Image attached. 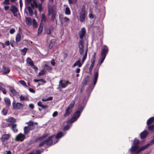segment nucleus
Instances as JSON below:
<instances>
[{
	"mask_svg": "<svg viewBox=\"0 0 154 154\" xmlns=\"http://www.w3.org/2000/svg\"><path fill=\"white\" fill-rule=\"evenodd\" d=\"M78 46L79 49V52L80 55H83L84 54L82 59V63H83L86 58L87 55L88 48H87L85 50L83 40L82 39L80 40L79 41L78 43Z\"/></svg>",
	"mask_w": 154,
	"mask_h": 154,
	"instance_id": "obj_1",
	"label": "nucleus"
},
{
	"mask_svg": "<svg viewBox=\"0 0 154 154\" xmlns=\"http://www.w3.org/2000/svg\"><path fill=\"white\" fill-rule=\"evenodd\" d=\"M84 107H81L79 109L76 111L74 114L72 118L67 122L68 123H72L77 120L80 116L81 113L82 112Z\"/></svg>",
	"mask_w": 154,
	"mask_h": 154,
	"instance_id": "obj_2",
	"label": "nucleus"
},
{
	"mask_svg": "<svg viewBox=\"0 0 154 154\" xmlns=\"http://www.w3.org/2000/svg\"><path fill=\"white\" fill-rule=\"evenodd\" d=\"M108 48L106 45L103 46V48L101 50V59L100 62L98 63L99 67L101 65V64L103 62L106 54L108 51Z\"/></svg>",
	"mask_w": 154,
	"mask_h": 154,
	"instance_id": "obj_3",
	"label": "nucleus"
},
{
	"mask_svg": "<svg viewBox=\"0 0 154 154\" xmlns=\"http://www.w3.org/2000/svg\"><path fill=\"white\" fill-rule=\"evenodd\" d=\"M64 134L62 132H59L58 133L56 136L53 135L49 137L51 138V140L52 141V144H55L57 143L59 139L62 137Z\"/></svg>",
	"mask_w": 154,
	"mask_h": 154,
	"instance_id": "obj_4",
	"label": "nucleus"
},
{
	"mask_svg": "<svg viewBox=\"0 0 154 154\" xmlns=\"http://www.w3.org/2000/svg\"><path fill=\"white\" fill-rule=\"evenodd\" d=\"M75 103V101L72 100L66 110L65 113L64 115L65 117H66L68 116L70 114L72 111V109L73 108Z\"/></svg>",
	"mask_w": 154,
	"mask_h": 154,
	"instance_id": "obj_5",
	"label": "nucleus"
},
{
	"mask_svg": "<svg viewBox=\"0 0 154 154\" xmlns=\"http://www.w3.org/2000/svg\"><path fill=\"white\" fill-rule=\"evenodd\" d=\"M57 14V12L52 7H49L48 8V16H51V20L54 21L55 18Z\"/></svg>",
	"mask_w": 154,
	"mask_h": 154,
	"instance_id": "obj_6",
	"label": "nucleus"
},
{
	"mask_svg": "<svg viewBox=\"0 0 154 154\" xmlns=\"http://www.w3.org/2000/svg\"><path fill=\"white\" fill-rule=\"evenodd\" d=\"M129 151L131 153H134L136 154H138L141 152L140 147H139L138 145H133L132 146L130 149Z\"/></svg>",
	"mask_w": 154,
	"mask_h": 154,
	"instance_id": "obj_7",
	"label": "nucleus"
},
{
	"mask_svg": "<svg viewBox=\"0 0 154 154\" xmlns=\"http://www.w3.org/2000/svg\"><path fill=\"white\" fill-rule=\"evenodd\" d=\"M85 8H82L80 13L79 20L81 22H82L85 20Z\"/></svg>",
	"mask_w": 154,
	"mask_h": 154,
	"instance_id": "obj_8",
	"label": "nucleus"
},
{
	"mask_svg": "<svg viewBox=\"0 0 154 154\" xmlns=\"http://www.w3.org/2000/svg\"><path fill=\"white\" fill-rule=\"evenodd\" d=\"M31 6L32 8L35 7V8H38L40 12L42 11V5L41 4L38 5L36 0H33V3L31 4Z\"/></svg>",
	"mask_w": 154,
	"mask_h": 154,
	"instance_id": "obj_9",
	"label": "nucleus"
},
{
	"mask_svg": "<svg viewBox=\"0 0 154 154\" xmlns=\"http://www.w3.org/2000/svg\"><path fill=\"white\" fill-rule=\"evenodd\" d=\"M45 144L47 145H50L52 144V141L51 140V138L49 137L46 140L43 141L39 144V146H42Z\"/></svg>",
	"mask_w": 154,
	"mask_h": 154,
	"instance_id": "obj_10",
	"label": "nucleus"
},
{
	"mask_svg": "<svg viewBox=\"0 0 154 154\" xmlns=\"http://www.w3.org/2000/svg\"><path fill=\"white\" fill-rule=\"evenodd\" d=\"M69 83L68 81L61 80L59 82V85L63 88L66 87Z\"/></svg>",
	"mask_w": 154,
	"mask_h": 154,
	"instance_id": "obj_11",
	"label": "nucleus"
},
{
	"mask_svg": "<svg viewBox=\"0 0 154 154\" xmlns=\"http://www.w3.org/2000/svg\"><path fill=\"white\" fill-rule=\"evenodd\" d=\"M15 102H13L12 103V105L14 107V109H20L23 108V105L22 104L19 103H17L15 106Z\"/></svg>",
	"mask_w": 154,
	"mask_h": 154,
	"instance_id": "obj_12",
	"label": "nucleus"
},
{
	"mask_svg": "<svg viewBox=\"0 0 154 154\" xmlns=\"http://www.w3.org/2000/svg\"><path fill=\"white\" fill-rule=\"evenodd\" d=\"M86 33V30L85 28H82L79 32V35L80 38H82Z\"/></svg>",
	"mask_w": 154,
	"mask_h": 154,
	"instance_id": "obj_13",
	"label": "nucleus"
},
{
	"mask_svg": "<svg viewBox=\"0 0 154 154\" xmlns=\"http://www.w3.org/2000/svg\"><path fill=\"white\" fill-rule=\"evenodd\" d=\"M25 137V136L24 135L20 133L16 136L15 140L22 141L24 140Z\"/></svg>",
	"mask_w": 154,
	"mask_h": 154,
	"instance_id": "obj_14",
	"label": "nucleus"
},
{
	"mask_svg": "<svg viewBox=\"0 0 154 154\" xmlns=\"http://www.w3.org/2000/svg\"><path fill=\"white\" fill-rule=\"evenodd\" d=\"M4 100L5 105L7 107H9L11 105V101L10 99L8 97H5Z\"/></svg>",
	"mask_w": 154,
	"mask_h": 154,
	"instance_id": "obj_15",
	"label": "nucleus"
},
{
	"mask_svg": "<svg viewBox=\"0 0 154 154\" xmlns=\"http://www.w3.org/2000/svg\"><path fill=\"white\" fill-rule=\"evenodd\" d=\"M10 135L8 134H5L2 135L1 139L2 141L4 142L9 139Z\"/></svg>",
	"mask_w": 154,
	"mask_h": 154,
	"instance_id": "obj_16",
	"label": "nucleus"
},
{
	"mask_svg": "<svg viewBox=\"0 0 154 154\" xmlns=\"http://www.w3.org/2000/svg\"><path fill=\"white\" fill-rule=\"evenodd\" d=\"M9 89L10 92L14 96H16L17 95L18 92L13 87H10Z\"/></svg>",
	"mask_w": 154,
	"mask_h": 154,
	"instance_id": "obj_17",
	"label": "nucleus"
},
{
	"mask_svg": "<svg viewBox=\"0 0 154 154\" xmlns=\"http://www.w3.org/2000/svg\"><path fill=\"white\" fill-rule=\"evenodd\" d=\"M2 71L3 72V74H5L9 73L10 71V70L8 68L3 66Z\"/></svg>",
	"mask_w": 154,
	"mask_h": 154,
	"instance_id": "obj_18",
	"label": "nucleus"
},
{
	"mask_svg": "<svg viewBox=\"0 0 154 154\" xmlns=\"http://www.w3.org/2000/svg\"><path fill=\"white\" fill-rule=\"evenodd\" d=\"M83 63L82 62V63H81L80 60H79L76 61L73 64V66H72V67L73 68L75 67L78 66V67H80L81 66L82 64Z\"/></svg>",
	"mask_w": 154,
	"mask_h": 154,
	"instance_id": "obj_19",
	"label": "nucleus"
},
{
	"mask_svg": "<svg viewBox=\"0 0 154 154\" xmlns=\"http://www.w3.org/2000/svg\"><path fill=\"white\" fill-rule=\"evenodd\" d=\"M98 71H97L96 72H95V74H94V86L95 85H96L97 82V81L98 77Z\"/></svg>",
	"mask_w": 154,
	"mask_h": 154,
	"instance_id": "obj_20",
	"label": "nucleus"
},
{
	"mask_svg": "<svg viewBox=\"0 0 154 154\" xmlns=\"http://www.w3.org/2000/svg\"><path fill=\"white\" fill-rule=\"evenodd\" d=\"M148 132L147 131L145 130L142 132L140 134V137L141 139L145 137L148 134Z\"/></svg>",
	"mask_w": 154,
	"mask_h": 154,
	"instance_id": "obj_21",
	"label": "nucleus"
},
{
	"mask_svg": "<svg viewBox=\"0 0 154 154\" xmlns=\"http://www.w3.org/2000/svg\"><path fill=\"white\" fill-rule=\"evenodd\" d=\"M25 22L27 25L29 26L32 24V20L31 18L29 17L25 18Z\"/></svg>",
	"mask_w": 154,
	"mask_h": 154,
	"instance_id": "obj_22",
	"label": "nucleus"
},
{
	"mask_svg": "<svg viewBox=\"0 0 154 154\" xmlns=\"http://www.w3.org/2000/svg\"><path fill=\"white\" fill-rule=\"evenodd\" d=\"M11 11L13 13L14 15L15 16V14L17 12L18 10L17 8L14 6H12L11 9Z\"/></svg>",
	"mask_w": 154,
	"mask_h": 154,
	"instance_id": "obj_23",
	"label": "nucleus"
},
{
	"mask_svg": "<svg viewBox=\"0 0 154 154\" xmlns=\"http://www.w3.org/2000/svg\"><path fill=\"white\" fill-rule=\"evenodd\" d=\"M7 121L8 122V124L11 125L15 122V120L14 118L11 117L8 119Z\"/></svg>",
	"mask_w": 154,
	"mask_h": 154,
	"instance_id": "obj_24",
	"label": "nucleus"
},
{
	"mask_svg": "<svg viewBox=\"0 0 154 154\" xmlns=\"http://www.w3.org/2000/svg\"><path fill=\"white\" fill-rule=\"evenodd\" d=\"M37 104L38 106H40L43 109H45L48 108V106L47 105H43L42 103L39 101L38 103Z\"/></svg>",
	"mask_w": 154,
	"mask_h": 154,
	"instance_id": "obj_25",
	"label": "nucleus"
},
{
	"mask_svg": "<svg viewBox=\"0 0 154 154\" xmlns=\"http://www.w3.org/2000/svg\"><path fill=\"white\" fill-rule=\"evenodd\" d=\"M24 133L27 134L30 130V128L29 126L25 127L24 129Z\"/></svg>",
	"mask_w": 154,
	"mask_h": 154,
	"instance_id": "obj_26",
	"label": "nucleus"
},
{
	"mask_svg": "<svg viewBox=\"0 0 154 154\" xmlns=\"http://www.w3.org/2000/svg\"><path fill=\"white\" fill-rule=\"evenodd\" d=\"M26 61L27 63L30 66L33 65V62L32 60L29 57H28L26 60Z\"/></svg>",
	"mask_w": 154,
	"mask_h": 154,
	"instance_id": "obj_27",
	"label": "nucleus"
},
{
	"mask_svg": "<svg viewBox=\"0 0 154 154\" xmlns=\"http://www.w3.org/2000/svg\"><path fill=\"white\" fill-rule=\"evenodd\" d=\"M21 35L19 33H18L16 35L15 38V40L16 42H19L21 39Z\"/></svg>",
	"mask_w": 154,
	"mask_h": 154,
	"instance_id": "obj_28",
	"label": "nucleus"
},
{
	"mask_svg": "<svg viewBox=\"0 0 154 154\" xmlns=\"http://www.w3.org/2000/svg\"><path fill=\"white\" fill-rule=\"evenodd\" d=\"M154 121V118L151 117L149 119L147 122V125H150Z\"/></svg>",
	"mask_w": 154,
	"mask_h": 154,
	"instance_id": "obj_29",
	"label": "nucleus"
},
{
	"mask_svg": "<svg viewBox=\"0 0 154 154\" xmlns=\"http://www.w3.org/2000/svg\"><path fill=\"white\" fill-rule=\"evenodd\" d=\"M65 13L66 15H70V11L68 7H66V8Z\"/></svg>",
	"mask_w": 154,
	"mask_h": 154,
	"instance_id": "obj_30",
	"label": "nucleus"
},
{
	"mask_svg": "<svg viewBox=\"0 0 154 154\" xmlns=\"http://www.w3.org/2000/svg\"><path fill=\"white\" fill-rule=\"evenodd\" d=\"M149 146V145L147 144V143L145 145L142 146L141 147H140V150L141 151H141H143L145 149H147L148 147Z\"/></svg>",
	"mask_w": 154,
	"mask_h": 154,
	"instance_id": "obj_31",
	"label": "nucleus"
},
{
	"mask_svg": "<svg viewBox=\"0 0 154 154\" xmlns=\"http://www.w3.org/2000/svg\"><path fill=\"white\" fill-rule=\"evenodd\" d=\"M46 20V17L44 14H42L41 16V22H44Z\"/></svg>",
	"mask_w": 154,
	"mask_h": 154,
	"instance_id": "obj_32",
	"label": "nucleus"
},
{
	"mask_svg": "<svg viewBox=\"0 0 154 154\" xmlns=\"http://www.w3.org/2000/svg\"><path fill=\"white\" fill-rule=\"evenodd\" d=\"M27 8L29 15L30 16H32L33 13V11L31 7L29 6Z\"/></svg>",
	"mask_w": 154,
	"mask_h": 154,
	"instance_id": "obj_33",
	"label": "nucleus"
},
{
	"mask_svg": "<svg viewBox=\"0 0 154 154\" xmlns=\"http://www.w3.org/2000/svg\"><path fill=\"white\" fill-rule=\"evenodd\" d=\"M55 43V41L54 40H51L49 42V47L50 48H52L54 45Z\"/></svg>",
	"mask_w": 154,
	"mask_h": 154,
	"instance_id": "obj_34",
	"label": "nucleus"
},
{
	"mask_svg": "<svg viewBox=\"0 0 154 154\" xmlns=\"http://www.w3.org/2000/svg\"><path fill=\"white\" fill-rule=\"evenodd\" d=\"M19 83L23 86L25 87H27V86L26 84V82L23 80H20L19 81Z\"/></svg>",
	"mask_w": 154,
	"mask_h": 154,
	"instance_id": "obj_35",
	"label": "nucleus"
},
{
	"mask_svg": "<svg viewBox=\"0 0 154 154\" xmlns=\"http://www.w3.org/2000/svg\"><path fill=\"white\" fill-rule=\"evenodd\" d=\"M2 85V84H0V91H2L3 92V94H6V91L5 89L1 86Z\"/></svg>",
	"mask_w": 154,
	"mask_h": 154,
	"instance_id": "obj_36",
	"label": "nucleus"
},
{
	"mask_svg": "<svg viewBox=\"0 0 154 154\" xmlns=\"http://www.w3.org/2000/svg\"><path fill=\"white\" fill-rule=\"evenodd\" d=\"M32 24L33 27L34 28H36L37 26V22L35 19H33L32 20Z\"/></svg>",
	"mask_w": 154,
	"mask_h": 154,
	"instance_id": "obj_37",
	"label": "nucleus"
},
{
	"mask_svg": "<svg viewBox=\"0 0 154 154\" xmlns=\"http://www.w3.org/2000/svg\"><path fill=\"white\" fill-rule=\"evenodd\" d=\"M16 126L17 125L16 124H14L12 126V129L15 133L17 132V130L16 128Z\"/></svg>",
	"mask_w": 154,
	"mask_h": 154,
	"instance_id": "obj_38",
	"label": "nucleus"
},
{
	"mask_svg": "<svg viewBox=\"0 0 154 154\" xmlns=\"http://www.w3.org/2000/svg\"><path fill=\"white\" fill-rule=\"evenodd\" d=\"M63 22L65 23H69V18L66 17H63Z\"/></svg>",
	"mask_w": 154,
	"mask_h": 154,
	"instance_id": "obj_39",
	"label": "nucleus"
},
{
	"mask_svg": "<svg viewBox=\"0 0 154 154\" xmlns=\"http://www.w3.org/2000/svg\"><path fill=\"white\" fill-rule=\"evenodd\" d=\"M27 51V49L26 48H24L21 51V53L23 55H25Z\"/></svg>",
	"mask_w": 154,
	"mask_h": 154,
	"instance_id": "obj_40",
	"label": "nucleus"
},
{
	"mask_svg": "<svg viewBox=\"0 0 154 154\" xmlns=\"http://www.w3.org/2000/svg\"><path fill=\"white\" fill-rule=\"evenodd\" d=\"M47 136V135H44L43 136L39 138L38 139V140L39 141H42L44 140Z\"/></svg>",
	"mask_w": 154,
	"mask_h": 154,
	"instance_id": "obj_41",
	"label": "nucleus"
},
{
	"mask_svg": "<svg viewBox=\"0 0 154 154\" xmlns=\"http://www.w3.org/2000/svg\"><path fill=\"white\" fill-rule=\"evenodd\" d=\"M43 30V27L42 26H40L39 28L38 29V34H40Z\"/></svg>",
	"mask_w": 154,
	"mask_h": 154,
	"instance_id": "obj_42",
	"label": "nucleus"
},
{
	"mask_svg": "<svg viewBox=\"0 0 154 154\" xmlns=\"http://www.w3.org/2000/svg\"><path fill=\"white\" fill-rule=\"evenodd\" d=\"M134 145H138L139 143V141L137 139H135L133 142Z\"/></svg>",
	"mask_w": 154,
	"mask_h": 154,
	"instance_id": "obj_43",
	"label": "nucleus"
},
{
	"mask_svg": "<svg viewBox=\"0 0 154 154\" xmlns=\"http://www.w3.org/2000/svg\"><path fill=\"white\" fill-rule=\"evenodd\" d=\"M148 129L149 130L154 131V124L148 126Z\"/></svg>",
	"mask_w": 154,
	"mask_h": 154,
	"instance_id": "obj_44",
	"label": "nucleus"
},
{
	"mask_svg": "<svg viewBox=\"0 0 154 154\" xmlns=\"http://www.w3.org/2000/svg\"><path fill=\"white\" fill-rule=\"evenodd\" d=\"M45 73V71L44 69H42L39 72L38 75H42Z\"/></svg>",
	"mask_w": 154,
	"mask_h": 154,
	"instance_id": "obj_45",
	"label": "nucleus"
},
{
	"mask_svg": "<svg viewBox=\"0 0 154 154\" xmlns=\"http://www.w3.org/2000/svg\"><path fill=\"white\" fill-rule=\"evenodd\" d=\"M94 63H95V61L94 60V61H93L92 62V63L90 67V68H89V70L90 71H91L92 70V69L94 65Z\"/></svg>",
	"mask_w": 154,
	"mask_h": 154,
	"instance_id": "obj_46",
	"label": "nucleus"
},
{
	"mask_svg": "<svg viewBox=\"0 0 154 154\" xmlns=\"http://www.w3.org/2000/svg\"><path fill=\"white\" fill-rule=\"evenodd\" d=\"M8 110L6 109H4L2 111V113L3 115H5L7 112Z\"/></svg>",
	"mask_w": 154,
	"mask_h": 154,
	"instance_id": "obj_47",
	"label": "nucleus"
},
{
	"mask_svg": "<svg viewBox=\"0 0 154 154\" xmlns=\"http://www.w3.org/2000/svg\"><path fill=\"white\" fill-rule=\"evenodd\" d=\"M15 32V29L14 28H11L9 31L10 33L11 34H13Z\"/></svg>",
	"mask_w": 154,
	"mask_h": 154,
	"instance_id": "obj_48",
	"label": "nucleus"
},
{
	"mask_svg": "<svg viewBox=\"0 0 154 154\" xmlns=\"http://www.w3.org/2000/svg\"><path fill=\"white\" fill-rule=\"evenodd\" d=\"M19 98L20 101L24 100L26 99V97H25L22 95H20Z\"/></svg>",
	"mask_w": 154,
	"mask_h": 154,
	"instance_id": "obj_49",
	"label": "nucleus"
},
{
	"mask_svg": "<svg viewBox=\"0 0 154 154\" xmlns=\"http://www.w3.org/2000/svg\"><path fill=\"white\" fill-rule=\"evenodd\" d=\"M71 127L70 126H69L68 125H67L66 126H65L64 128V130H68L70 127Z\"/></svg>",
	"mask_w": 154,
	"mask_h": 154,
	"instance_id": "obj_50",
	"label": "nucleus"
},
{
	"mask_svg": "<svg viewBox=\"0 0 154 154\" xmlns=\"http://www.w3.org/2000/svg\"><path fill=\"white\" fill-rule=\"evenodd\" d=\"M25 2L26 4L29 5L30 3H31V0H25Z\"/></svg>",
	"mask_w": 154,
	"mask_h": 154,
	"instance_id": "obj_51",
	"label": "nucleus"
},
{
	"mask_svg": "<svg viewBox=\"0 0 154 154\" xmlns=\"http://www.w3.org/2000/svg\"><path fill=\"white\" fill-rule=\"evenodd\" d=\"M3 3L5 4L9 5L10 4L9 0H4Z\"/></svg>",
	"mask_w": 154,
	"mask_h": 154,
	"instance_id": "obj_52",
	"label": "nucleus"
},
{
	"mask_svg": "<svg viewBox=\"0 0 154 154\" xmlns=\"http://www.w3.org/2000/svg\"><path fill=\"white\" fill-rule=\"evenodd\" d=\"M77 0H69V4H73L75 3Z\"/></svg>",
	"mask_w": 154,
	"mask_h": 154,
	"instance_id": "obj_53",
	"label": "nucleus"
},
{
	"mask_svg": "<svg viewBox=\"0 0 154 154\" xmlns=\"http://www.w3.org/2000/svg\"><path fill=\"white\" fill-rule=\"evenodd\" d=\"M154 143V140H151L149 143H147V144L149 145V146L151 145L152 144Z\"/></svg>",
	"mask_w": 154,
	"mask_h": 154,
	"instance_id": "obj_54",
	"label": "nucleus"
},
{
	"mask_svg": "<svg viewBox=\"0 0 154 154\" xmlns=\"http://www.w3.org/2000/svg\"><path fill=\"white\" fill-rule=\"evenodd\" d=\"M58 114V112L57 111H55L52 114V116L53 117L56 116Z\"/></svg>",
	"mask_w": 154,
	"mask_h": 154,
	"instance_id": "obj_55",
	"label": "nucleus"
},
{
	"mask_svg": "<svg viewBox=\"0 0 154 154\" xmlns=\"http://www.w3.org/2000/svg\"><path fill=\"white\" fill-rule=\"evenodd\" d=\"M51 64L53 66H54L55 64V63L54 60H52L51 61Z\"/></svg>",
	"mask_w": 154,
	"mask_h": 154,
	"instance_id": "obj_56",
	"label": "nucleus"
},
{
	"mask_svg": "<svg viewBox=\"0 0 154 154\" xmlns=\"http://www.w3.org/2000/svg\"><path fill=\"white\" fill-rule=\"evenodd\" d=\"M19 3H20V9H21L22 7L23 6V4H22V0H20Z\"/></svg>",
	"mask_w": 154,
	"mask_h": 154,
	"instance_id": "obj_57",
	"label": "nucleus"
},
{
	"mask_svg": "<svg viewBox=\"0 0 154 154\" xmlns=\"http://www.w3.org/2000/svg\"><path fill=\"white\" fill-rule=\"evenodd\" d=\"M5 44L6 46H9L10 45V42L9 41H6L5 43Z\"/></svg>",
	"mask_w": 154,
	"mask_h": 154,
	"instance_id": "obj_58",
	"label": "nucleus"
},
{
	"mask_svg": "<svg viewBox=\"0 0 154 154\" xmlns=\"http://www.w3.org/2000/svg\"><path fill=\"white\" fill-rule=\"evenodd\" d=\"M29 107L31 109H33L34 107V105L33 104H29Z\"/></svg>",
	"mask_w": 154,
	"mask_h": 154,
	"instance_id": "obj_59",
	"label": "nucleus"
},
{
	"mask_svg": "<svg viewBox=\"0 0 154 154\" xmlns=\"http://www.w3.org/2000/svg\"><path fill=\"white\" fill-rule=\"evenodd\" d=\"M9 7L8 6H4V9L5 11H6L8 10L9 8Z\"/></svg>",
	"mask_w": 154,
	"mask_h": 154,
	"instance_id": "obj_60",
	"label": "nucleus"
},
{
	"mask_svg": "<svg viewBox=\"0 0 154 154\" xmlns=\"http://www.w3.org/2000/svg\"><path fill=\"white\" fill-rule=\"evenodd\" d=\"M46 33L47 34H50L51 33V32L49 29H47L46 30Z\"/></svg>",
	"mask_w": 154,
	"mask_h": 154,
	"instance_id": "obj_61",
	"label": "nucleus"
},
{
	"mask_svg": "<svg viewBox=\"0 0 154 154\" xmlns=\"http://www.w3.org/2000/svg\"><path fill=\"white\" fill-rule=\"evenodd\" d=\"M45 67L47 68V69L48 70H50L51 69V67L49 66L48 65H45Z\"/></svg>",
	"mask_w": 154,
	"mask_h": 154,
	"instance_id": "obj_62",
	"label": "nucleus"
},
{
	"mask_svg": "<svg viewBox=\"0 0 154 154\" xmlns=\"http://www.w3.org/2000/svg\"><path fill=\"white\" fill-rule=\"evenodd\" d=\"M31 66H32V67L34 69H35V70H38V68L37 67H36L34 65V64H33V65H31Z\"/></svg>",
	"mask_w": 154,
	"mask_h": 154,
	"instance_id": "obj_63",
	"label": "nucleus"
},
{
	"mask_svg": "<svg viewBox=\"0 0 154 154\" xmlns=\"http://www.w3.org/2000/svg\"><path fill=\"white\" fill-rule=\"evenodd\" d=\"M31 66H32V67L34 69H35V70H38V68L37 67H36L34 65V64H33V65H31Z\"/></svg>",
	"mask_w": 154,
	"mask_h": 154,
	"instance_id": "obj_64",
	"label": "nucleus"
}]
</instances>
